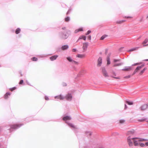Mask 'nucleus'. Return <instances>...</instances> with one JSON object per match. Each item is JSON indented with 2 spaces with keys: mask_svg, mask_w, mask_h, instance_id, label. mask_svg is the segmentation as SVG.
I'll list each match as a JSON object with an SVG mask.
<instances>
[{
  "mask_svg": "<svg viewBox=\"0 0 148 148\" xmlns=\"http://www.w3.org/2000/svg\"><path fill=\"white\" fill-rule=\"evenodd\" d=\"M71 119V117L69 116H65L63 118V120L65 121V123L68 125L69 127L71 128L73 130L75 131L78 128L77 127L74 125L73 124L70 123L68 120H70Z\"/></svg>",
  "mask_w": 148,
  "mask_h": 148,
  "instance_id": "nucleus-1",
  "label": "nucleus"
},
{
  "mask_svg": "<svg viewBox=\"0 0 148 148\" xmlns=\"http://www.w3.org/2000/svg\"><path fill=\"white\" fill-rule=\"evenodd\" d=\"M71 31L69 30H67L66 32H60L58 34L59 38L65 40L67 39L69 35L71 34Z\"/></svg>",
  "mask_w": 148,
  "mask_h": 148,
  "instance_id": "nucleus-2",
  "label": "nucleus"
},
{
  "mask_svg": "<svg viewBox=\"0 0 148 148\" xmlns=\"http://www.w3.org/2000/svg\"><path fill=\"white\" fill-rule=\"evenodd\" d=\"M23 125V124H16L10 125V130L12 131L13 130H16L21 127Z\"/></svg>",
  "mask_w": 148,
  "mask_h": 148,
  "instance_id": "nucleus-3",
  "label": "nucleus"
},
{
  "mask_svg": "<svg viewBox=\"0 0 148 148\" xmlns=\"http://www.w3.org/2000/svg\"><path fill=\"white\" fill-rule=\"evenodd\" d=\"M137 138H133L131 137V136H129L127 138V140L129 145L130 147L133 146V142L134 140L137 139Z\"/></svg>",
  "mask_w": 148,
  "mask_h": 148,
  "instance_id": "nucleus-4",
  "label": "nucleus"
},
{
  "mask_svg": "<svg viewBox=\"0 0 148 148\" xmlns=\"http://www.w3.org/2000/svg\"><path fill=\"white\" fill-rule=\"evenodd\" d=\"M66 59L69 62L72 63L73 64L77 65L79 64V63L78 62L73 60L70 57H67L66 58Z\"/></svg>",
  "mask_w": 148,
  "mask_h": 148,
  "instance_id": "nucleus-5",
  "label": "nucleus"
},
{
  "mask_svg": "<svg viewBox=\"0 0 148 148\" xmlns=\"http://www.w3.org/2000/svg\"><path fill=\"white\" fill-rule=\"evenodd\" d=\"M64 99H65L67 100L71 101L72 98V96L71 94L68 93L65 96H64Z\"/></svg>",
  "mask_w": 148,
  "mask_h": 148,
  "instance_id": "nucleus-6",
  "label": "nucleus"
},
{
  "mask_svg": "<svg viewBox=\"0 0 148 148\" xmlns=\"http://www.w3.org/2000/svg\"><path fill=\"white\" fill-rule=\"evenodd\" d=\"M102 72L103 74V75L105 77H107L108 76V75L106 71V70L105 68L104 67H103L102 68Z\"/></svg>",
  "mask_w": 148,
  "mask_h": 148,
  "instance_id": "nucleus-7",
  "label": "nucleus"
},
{
  "mask_svg": "<svg viewBox=\"0 0 148 148\" xmlns=\"http://www.w3.org/2000/svg\"><path fill=\"white\" fill-rule=\"evenodd\" d=\"M148 108V104H144L142 106L140 107L141 110H144Z\"/></svg>",
  "mask_w": 148,
  "mask_h": 148,
  "instance_id": "nucleus-8",
  "label": "nucleus"
},
{
  "mask_svg": "<svg viewBox=\"0 0 148 148\" xmlns=\"http://www.w3.org/2000/svg\"><path fill=\"white\" fill-rule=\"evenodd\" d=\"M97 66H101L102 63V58L101 57L99 58L97 61Z\"/></svg>",
  "mask_w": 148,
  "mask_h": 148,
  "instance_id": "nucleus-9",
  "label": "nucleus"
},
{
  "mask_svg": "<svg viewBox=\"0 0 148 148\" xmlns=\"http://www.w3.org/2000/svg\"><path fill=\"white\" fill-rule=\"evenodd\" d=\"M54 98L56 99H59L60 100H63L64 99V97L62 95H59L55 96Z\"/></svg>",
  "mask_w": 148,
  "mask_h": 148,
  "instance_id": "nucleus-10",
  "label": "nucleus"
},
{
  "mask_svg": "<svg viewBox=\"0 0 148 148\" xmlns=\"http://www.w3.org/2000/svg\"><path fill=\"white\" fill-rule=\"evenodd\" d=\"M140 141H138V139H134V140L133 142L134 146H138L139 145L140 143L139 142Z\"/></svg>",
  "mask_w": 148,
  "mask_h": 148,
  "instance_id": "nucleus-11",
  "label": "nucleus"
},
{
  "mask_svg": "<svg viewBox=\"0 0 148 148\" xmlns=\"http://www.w3.org/2000/svg\"><path fill=\"white\" fill-rule=\"evenodd\" d=\"M135 132V131L134 130H132L130 131H128L127 133V135L129 136H131V135H133Z\"/></svg>",
  "mask_w": 148,
  "mask_h": 148,
  "instance_id": "nucleus-12",
  "label": "nucleus"
},
{
  "mask_svg": "<svg viewBox=\"0 0 148 148\" xmlns=\"http://www.w3.org/2000/svg\"><path fill=\"white\" fill-rule=\"evenodd\" d=\"M88 46V42H86L83 44V49L84 50V51L86 50Z\"/></svg>",
  "mask_w": 148,
  "mask_h": 148,
  "instance_id": "nucleus-13",
  "label": "nucleus"
},
{
  "mask_svg": "<svg viewBox=\"0 0 148 148\" xmlns=\"http://www.w3.org/2000/svg\"><path fill=\"white\" fill-rule=\"evenodd\" d=\"M69 48V46L67 45H65L61 47V49L62 50H65Z\"/></svg>",
  "mask_w": 148,
  "mask_h": 148,
  "instance_id": "nucleus-14",
  "label": "nucleus"
},
{
  "mask_svg": "<svg viewBox=\"0 0 148 148\" xmlns=\"http://www.w3.org/2000/svg\"><path fill=\"white\" fill-rule=\"evenodd\" d=\"M58 57V56L57 55H55L52 56L50 57V60L51 61H53L56 59Z\"/></svg>",
  "mask_w": 148,
  "mask_h": 148,
  "instance_id": "nucleus-15",
  "label": "nucleus"
},
{
  "mask_svg": "<svg viewBox=\"0 0 148 148\" xmlns=\"http://www.w3.org/2000/svg\"><path fill=\"white\" fill-rule=\"evenodd\" d=\"M85 134L87 136L89 137L92 135V133L90 131H86L85 132Z\"/></svg>",
  "mask_w": 148,
  "mask_h": 148,
  "instance_id": "nucleus-16",
  "label": "nucleus"
},
{
  "mask_svg": "<svg viewBox=\"0 0 148 148\" xmlns=\"http://www.w3.org/2000/svg\"><path fill=\"white\" fill-rule=\"evenodd\" d=\"M11 93L9 92H7L4 95V98L5 99H7L8 98V96L10 95Z\"/></svg>",
  "mask_w": 148,
  "mask_h": 148,
  "instance_id": "nucleus-17",
  "label": "nucleus"
},
{
  "mask_svg": "<svg viewBox=\"0 0 148 148\" xmlns=\"http://www.w3.org/2000/svg\"><path fill=\"white\" fill-rule=\"evenodd\" d=\"M131 66H125V68L123 69L122 70L124 71H128L131 69Z\"/></svg>",
  "mask_w": 148,
  "mask_h": 148,
  "instance_id": "nucleus-18",
  "label": "nucleus"
},
{
  "mask_svg": "<svg viewBox=\"0 0 148 148\" xmlns=\"http://www.w3.org/2000/svg\"><path fill=\"white\" fill-rule=\"evenodd\" d=\"M86 37L85 36H80L77 42H78L79 40L81 39H83L84 40H86Z\"/></svg>",
  "mask_w": 148,
  "mask_h": 148,
  "instance_id": "nucleus-19",
  "label": "nucleus"
},
{
  "mask_svg": "<svg viewBox=\"0 0 148 148\" xmlns=\"http://www.w3.org/2000/svg\"><path fill=\"white\" fill-rule=\"evenodd\" d=\"M83 31V28L80 27L78 29H76L75 31V33H77L79 32L82 31Z\"/></svg>",
  "mask_w": 148,
  "mask_h": 148,
  "instance_id": "nucleus-20",
  "label": "nucleus"
},
{
  "mask_svg": "<svg viewBox=\"0 0 148 148\" xmlns=\"http://www.w3.org/2000/svg\"><path fill=\"white\" fill-rule=\"evenodd\" d=\"M21 31V29L19 28H18L16 29L15 33L16 34H18L20 33Z\"/></svg>",
  "mask_w": 148,
  "mask_h": 148,
  "instance_id": "nucleus-21",
  "label": "nucleus"
},
{
  "mask_svg": "<svg viewBox=\"0 0 148 148\" xmlns=\"http://www.w3.org/2000/svg\"><path fill=\"white\" fill-rule=\"evenodd\" d=\"M137 139H138V141H145L147 140L146 139L139 138H137Z\"/></svg>",
  "mask_w": 148,
  "mask_h": 148,
  "instance_id": "nucleus-22",
  "label": "nucleus"
},
{
  "mask_svg": "<svg viewBox=\"0 0 148 148\" xmlns=\"http://www.w3.org/2000/svg\"><path fill=\"white\" fill-rule=\"evenodd\" d=\"M123 64V63H120L119 64H115L113 65V66L115 67L121 66Z\"/></svg>",
  "mask_w": 148,
  "mask_h": 148,
  "instance_id": "nucleus-23",
  "label": "nucleus"
},
{
  "mask_svg": "<svg viewBox=\"0 0 148 148\" xmlns=\"http://www.w3.org/2000/svg\"><path fill=\"white\" fill-rule=\"evenodd\" d=\"M138 47H136L130 49L128 51H134L137 50L138 49Z\"/></svg>",
  "mask_w": 148,
  "mask_h": 148,
  "instance_id": "nucleus-24",
  "label": "nucleus"
},
{
  "mask_svg": "<svg viewBox=\"0 0 148 148\" xmlns=\"http://www.w3.org/2000/svg\"><path fill=\"white\" fill-rule=\"evenodd\" d=\"M107 36L106 35H104L102 36L100 38V40H103L105 38L107 37Z\"/></svg>",
  "mask_w": 148,
  "mask_h": 148,
  "instance_id": "nucleus-25",
  "label": "nucleus"
},
{
  "mask_svg": "<svg viewBox=\"0 0 148 148\" xmlns=\"http://www.w3.org/2000/svg\"><path fill=\"white\" fill-rule=\"evenodd\" d=\"M147 119L146 118H142L141 119H139L138 121L140 122H143Z\"/></svg>",
  "mask_w": 148,
  "mask_h": 148,
  "instance_id": "nucleus-26",
  "label": "nucleus"
},
{
  "mask_svg": "<svg viewBox=\"0 0 148 148\" xmlns=\"http://www.w3.org/2000/svg\"><path fill=\"white\" fill-rule=\"evenodd\" d=\"M126 103H127L128 105H132L133 104V102L132 101H127Z\"/></svg>",
  "mask_w": 148,
  "mask_h": 148,
  "instance_id": "nucleus-27",
  "label": "nucleus"
},
{
  "mask_svg": "<svg viewBox=\"0 0 148 148\" xmlns=\"http://www.w3.org/2000/svg\"><path fill=\"white\" fill-rule=\"evenodd\" d=\"M106 60L107 61V65H108L110 64V59H106Z\"/></svg>",
  "mask_w": 148,
  "mask_h": 148,
  "instance_id": "nucleus-28",
  "label": "nucleus"
},
{
  "mask_svg": "<svg viewBox=\"0 0 148 148\" xmlns=\"http://www.w3.org/2000/svg\"><path fill=\"white\" fill-rule=\"evenodd\" d=\"M84 56L82 54H78L76 56V57L78 58H82Z\"/></svg>",
  "mask_w": 148,
  "mask_h": 148,
  "instance_id": "nucleus-29",
  "label": "nucleus"
},
{
  "mask_svg": "<svg viewBox=\"0 0 148 148\" xmlns=\"http://www.w3.org/2000/svg\"><path fill=\"white\" fill-rule=\"evenodd\" d=\"M148 42V38H146L145 39V40L143 42L142 44H146L147 43V42Z\"/></svg>",
  "mask_w": 148,
  "mask_h": 148,
  "instance_id": "nucleus-30",
  "label": "nucleus"
},
{
  "mask_svg": "<svg viewBox=\"0 0 148 148\" xmlns=\"http://www.w3.org/2000/svg\"><path fill=\"white\" fill-rule=\"evenodd\" d=\"M65 21L66 22H68L70 20V18L69 17H67L65 18Z\"/></svg>",
  "mask_w": 148,
  "mask_h": 148,
  "instance_id": "nucleus-31",
  "label": "nucleus"
},
{
  "mask_svg": "<svg viewBox=\"0 0 148 148\" xmlns=\"http://www.w3.org/2000/svg\"><path fill=\"white\" fill-rule=\"evenodd\" d=\"M32 60L33 61H36L38 60V59L35 57H33L32 58Z\"/></svg>",
  "mask_w": 148,
  "mask_h": 148,
  "instance_id": "nucleus-32",
  "label": "nucleus"
},
{
  "mask_svg": "<svg viewBox=\"0 0 148 148\" xmlns=\"http://www.w3.org/2000/svg\"><path fill=\"white\" fill-rule=\"evenodd\" d=\"M125 21L124 20H121V21H117V23L119 24H121L122 23H123L124 21Z\"/></svg>",
  "mask_w": 148,
  "mask_h": 148,
  "instance_id": "nucleus-33",
  "label": "nucleus"
},
{
  "mask_svg": "<svg viewBox=\"0 0 148 148\" xmlns=\"http://www.w3.org/2000/svg\"><path fill=\"white\" fill-rule=\"evenodd\" d=\"M16 88L15 87L10 88V90L12 91H13L14 90H15Z\"/></svg>",
  "mask_w": 148,
  "mask_h": 148,
  "instance_id": "nucleus-34",
  "label": "nucleus"
},
{
  "mask_svg": "<svg viewBox=\"0 0 148 148\" xmlns=\"http://www.w3.org/2000/svg\"><path fill=\"white\" fill-rule=\"evenodd\" d=\"M141 68H140V67H139V66H137L136 68L135 69V70L137 72L138 71L140 70Z\"/></svg>",
  "mask_w": 148,
  "mask_h": 148,
  "instance_id": "nucleus-35",
  "label": "nucleus"
},
{
  "mask_svg": "<svg viewBox=\"0 0 148 148\" xmlns=\"http://www.w3.org/2000/svg\"><path fill=\"white\" fill-rule=\"evenodd\" d=\"M72 9L71 8H70L69 9V10L66 13V14H69L70 12L71 11Z\"/></svg>",
  "mask_w": 148,
  "mask_h": 148,
  "instance_id": "nucleus-36",
  "label": "nucleus"
},
{
  "mask_svg": "<svg viewBox=\"0 0 148 148\" xmlns=\"http://www.w3.org/2000/svg\"><path fill=\"white\" fill-rule=\"evenodd\" d=\"M139 145L141 147H144L145 146V144L143 143H140Z\"/></svg>",
  "mask_w": 148,
  "mask_h": 148,
  "instance_id": "nucleus-37",
  "label": "nucleus"
},
{
  "mask_svg": "<svg viewBox=\"0 0 148 148\" xmlns=\"http://www.w3.org/2000/svg\"><path fill=\"white\" fill-rule=\"evenodd\" d=\"M142 63L141 62H140V63H135V64H132V66H135V65H139V64H141Z\"/></svg>",
  "mask_w": 148,
  "mask_h": 148,
  "instance_id": "nucleus-38",
  "label": "nucleus"
},
{
  "mask_svg": "<svg viewBox=\"0 0 148 148\" xmlns=\"http://www.w3.org/2000/svg\"><path fill=\"white\" fill-rule=\"evenodd\" d=\"M125 122V120L123 119H121L120 120V123H123Z\"/></svg>",
  "mask_w": 148,
  "mask_h": 148,
  "instance_id": "nucleus-39",
  "label": "nucleus"
},
{
  "mask_svg": "<svg viewBox=\"0 0 148 148\" xmlns=\"http://www.w3.org/2000/svg\"><path fill=\"white\" fill-rule=\"evenodd\" d=\"M111 53H109L107 56V58L106 59H110V57L111 55Z\"/></svg>",
  "mask_w": 148,
  "mask_h": 148,
  "instance_id": "nucleus-40",
  "label": "nucleus"
},
{
  "mask_svg": "<svg viewBox=\"0 0 148 148\" xmlns=\"http://www.w3.org/2000/svg\"><path fill=\"white\" fill-rule=\"evenodd\" d=\"M91 32V31L90 30H88L87 33L86 34V35H88Z\"/></svg>",
  "mask_w": 148,
  "mask_h": 148,
  "instance_id": "nucleus-41",
  "label": "nucleus"
},
{
  "mask_svg": "<svg viewBox=\"0 0 148 148\" xmlns=\"http://www.w3.org/2000/svg\"><path fill=\"white\" fill-rule=\"evenodd\" d=\"M62 85L63 86H65L67 85L66 84L65 82H63L62 84Z\"/></svg>",
  "mask_w": 148,
  "mask_h": 148,
  "instance_id": "nucleus-42",
  "label": "nucleus"
},
{
  "mask_svg": "<svg viewBox=\"0 0 148 148\" xmlns=\"http://www.w3.org/2000/svg\"><path fill=\"white\" fill-rule=\"evenodd\" d=\"M144 71H145L143 70L140 72L139 74L140 75H142L144 73Z\"/></svg>",
  "mask_w": 148,
  "mask_h": 148,
  "instance_id": "nucleus-43",
  "label": "nucleus"
},
{
  "mask_svg": "<svg viewBox=\"0 0 148 148\" xmlns=\"http://www.w3.org/2000/svg\"><path fill=\"white\" fill-rule=\"evenodd\" d=\"M120 61V59H114V62H116L118 61Z\"/></svg>",
  "mask_w": 148,
  "mask_h": 148,
  "instance_id": "nucleus-44",
  "label": "nucleus"
},
{
  "mask_svg": "<svg viewBox=\"0 0 148 148\" xmlns=\"http://www.w3.org/2000/svg\"><path fill=\"white\" fill-rule=\"evenodd\" d=\"M23 82V80H20L19 82V84H22Z\"/></svg>",
  "mask_w": 148,
  "mask_h": 148,
  "instance_id": "nucleus-45",
  "label": "nucleus"
},
{
  "mask_svg": "<svg viewBox=\"0 0 148 148\" xmlns=\"http://www.w3.org/2000/svg\"><path fill=\"white\" fill-rule=\"evenodd\" d=\"M45 99L46 100H49L48 97L46 96H45Z\"/></svg>",
  "mask_w": 148,
  "mask_h": 148,
  "instance_id": "nucleus-46",
  "label": "nucleus"
},
{
  "mask_svg": "<svg viewBox=\"0 0 148 148\" xmlns=\"http://www.w3.org/2000/svg\"><path fill=\"white\" fill-rule=\"evenodd\" d=\"M130 75H128V76H126L125 77H124V78H130Z\"/></svg>",
  "mask_w": 148,
  "mask_h": 148,
  "instance_id": "nucleus-47",
  "label": "nucleus"
},
{
  "mask_svg": "<svg viewBox=\"0 0 148 148\" xmlns=\"http://www.w3.org/2000/svg\"><path fill=\"white\" fill-rule=\"evenodd\" d=\"M77 51L76 49L74 48L72 49V51L73 52H75Z\"/></svg>",
  "mask_w": 148,
  "mask_h": 148,
  "instance_id": "nucleus-48",
  "label": "nucleus"
},
{
  "mask_svg": "<svg viewBox=\"0 0 148 148\" xmlns=\"http://www.w3.org/2000/svg\"><path fill=\"white\" fill-rule=\"evenodd\" d=\"M124 48V47H122L121 48H120L119 49V50L120 51H122V49Z\"/></svg>",
  "mask_w": 148,
  "mask_h": 148,
  "instance_id": "nucleus-49",
  "label": "nucleus"
},
{
  "mask_svg": "<svg viewBox=\"0 0 148 148\" xmlns=\"http://www.w3.org/2000/svg\"><path fill=\"white\" fill-rule=\"evenodd\" d=\"M145 66V64H143L142 65H141L140 66H139V67H140V68H142L143 66Z\"/></svg>",
  "mask_w": 148,
  "mask_h": 148,
  "instance_id": "nucleus-50",
  "label": "nucleus"
},
{
  "mask_svg": "<svg viewBox=\"0 0 148 148\" xmlns=\"http://www.w3.org/2000/svg\"><path fill=\"white\" fill-rule=\"evenodd\" d=\"M88 38L89 40H90L91 39V36L90 35H89L88 36Z\"/></svg>",
  "mask_w": 148,
  "mask_h": 148,
  "instance_id": "nucleus-51",
  "label": "nucleus"
},
{
  "mask_svg": "<svg viewBox=\"0 0 148 148\" xmlns=\"http://www.w3.org/2000/svg\"><path fill=\"white\" fill-rule=\"evenodd\" d=\"M107 53H108V49H106L105 51V54H106Z\"/></svg>",
  "mask_w": 148,
  "mask_h": 148,
  "instance_id": "nucleus-52",
  "label": "nucleus"
},
{
  "mask_svg": "<svg viewBox=\"0 0 148 148\" xmlns=\"http://www.w3.org/2000/svg\"><path fill=\"white\" fill-rule=\"evenodd\" d=\"M26 83H27V84L29 85H30V86H31L29 83V82H28V81H26Z\"/></svg>",
  "mask_w": 148,
  "mask_h": 148,
  "instance_id": "nucleus-53",
  "label": "nucleus"
},
{
  "mask_svg": "<svg viewBox=\"0 0 148 148\" xmlns=\"http://www.w3.org/2000/svg\"><path fill=\"white\" fill-rule=\"evenodd\" d=\"M127 108V106L125 104V109H126Z\"/></svg>",
  "mask_w": 148,
  "mask_h": 148,
  "instance_id": "nucleus-54",
  "label": "nucleus"
},
{
  "mask_svg": "<svg viewBox=\"0 0 148 148\" xmlns=\"http://www.w3.org/2000/svg\"><path fill=\"white\" fill-rule=\"evenodd\" d=\"M136 72H137L135 70L134 71V72L133 74V75H134L136 73Z\"/></svg>",
  "mask_w": 148,
  "mask_h": 148,
  "instance_id": "nucleus-55",
  "label": "nucleus"
},
{
  "mask_svg": "<svg viewBox=\"0 0 148 148\" xmlns=\"http://www.w3.org/2000/svg\"><path fill=\"white\" fill-rule=\"evenodd\" d=\"M145 145L146 146H148V142L146 143Z\"/></svg>",
  "mask_w": 148,
  "mask_h": 148,
  "instance_id": "nucleus-56",
  "label": "nucleus"
},
{
  "mask_svg": "<svg viewBox=\"0 0 148 148\" xmlns=\"http://www.w3.org/2000/svg\"><path fill=\"white\" fill-rule=\"evenodd\" d=\"M114 78L118 79H120V78L119 77H114Z\"/></svg>",
  "mask_w": 148,
  "mask_h": 148,
  "instance_id": "nucleus-57",
  "label": "nucleus"
},
{
  "mask_svg": "<svg viewBox=\"0 0 148 148\" xmlns=\"http://www.w3.org/2000/svg\"><path fill=\"white\" fill-rule=\"evenodd\" d=\"M66 27H63L62 28V29L63 30L65 29H66Z\"/></svg>",
  "mask_w": 148,
  "mask_h": 148,
  "instance_id": "nucleus-58",
  "label": "nucleus"
},
{
  "mask_svg": "<svg viewBox=\"0 0 148 148\" xmlns=\"http://www.w3.org/2000/svg\"><path fill=\"white\" fill-rule=\"evenodd\" d=\"M147 69L146 68H145L143 70H144V71H145V70H146Z\"/></svg>",
  "mask_w": 148,
  "mask_h": 148,
  "instance_id": "nucleus-59",
  "label": "nucleus"
},
{
  "mask_svg": "<svg viewBox=\"0 0 148 148\" xmlns=\"http://www.w3.org/2000/svg\"><path fill=\"white\" fill-rule=\"evenodd\" d=\"M148 45V44H147V45H143V47H145V46H147Z\"/></svg>",
  "mask_w": 148,
  "mask_h": 148,
  "instance_id": "nucleus-60",
  "label": "nucleus"
},
{
  "mask_svg": "<svg viewBox=\"0 0 148 148\" xmlns=\"http://www.w3.org/2000/svg\"><path fill=\"white\" fill-rule=\"evenodd\" d=\"M144 61H148V59H145L143 60Z\"/></svg>",
  "mask_w": 148,
  "mask_h": 148,
  "instance_id": "nucleus-61",
  "label": "nucleus"
},
{
  "mask_svg": "<svg viewBox=\"0 0 148 148\" xmlns=\"http://www.w3.org/2000/svg\"><path fill=\"white\" fill-rule=\"evenodd\" d=\"M125 17V18H130V16H128V17Z\"/></svg>",
  "mask_w": 148,
  "mask_h": 148,
  "instance_id": "nucleus-62",
  "label": "nucleus"
},
{
  "mask_svg": "<svg viewBox=\"0 0 148 148\" xmlns=\"http://www.w3.org/2000/svg\"><path fill=\"white\" fill-rule=\"evenodd\" d=\"M113 74H114V75H116V73H114Z\"/></svg>",
  "mask_w": 148,
  "mask_h": 148,
  "instance_id": "nucleus-63",
  "label": "nucleus"
},
{
  "mask_svg": "<svg viewBox=\"0 0 148 148\" xmlns=\"http://www.w3.org/2000/svg\"><path fill=\"white\" fill-rule=\"evenodd\" d=\"M98 148H104L103 147H100Z\"/></svg>",
  "mask_w": 148,
  "mask_h": 148,
  "instance_id": "nucleus-64",
  "label": "nucleus"
}]
</instances>
